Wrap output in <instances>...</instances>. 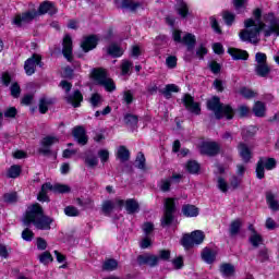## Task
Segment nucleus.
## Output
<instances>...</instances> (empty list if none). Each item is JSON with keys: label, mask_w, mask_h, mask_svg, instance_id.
<instances>
[{"label": "nucleus", "mask_w": 279, "mask_h": 279, "mask_svg": "<svg viewBox=\"0 0 279 279\" xmlns=\"http://www.w3.org/2000/svg\"><path fill=\"white\" fill-rule=\"evenodd\" d=\"M173 213H175V201H173V198H166L165 214L161 219L162 228L171 226V223L173 222Z\"/></svg>", "instance_id": "nucleus-9"}, {"label": "nucleus", "mask_w": 279, "mask_h": 279, "mask_svg": "<svg viewBox=\"0 0 279 279\" xmlns=\"http://www.w3.org/2000/svg\"><path fill=\"white\" fill-rule=\"evenodd\" d=\"M140 265H148L149 267H156L160 263V257L154 254H144L137 257Z\"/></svg>", "instance_id": "nucleus-12"}, {"label": "nucleus", "mask_w": 279, "mask_h": 279, "mask_svg": "<svg viewBox=\"0 0 279 279\" xmlns=\"http://www.w3.org/2000/svg\"><path fill=\"white\" fill-rule=\"evenodd\" d=\"M151 246V238L146 236L140 242V247L142 250H147V247Z\"/></svg>", "instance_id": "nucleus-62"}, {"label": "nucleus", "mask_w": 279, "mask_h": 279, "mask_svg": "<svg viewBox=\"0 0 279 279\" xmlns=\"http://www.w3.org/2000/svg\"><path fill=\"white\" fill-rule=\"evenodd\" d=\"M135 166L137 169H145V155H143V153L137 154Z\"/></svg>", "instance_id": "nucleus-43"}, {"label": "nucleus", "mask_w": 279, "mask_h": 279, "mask_svg": "<svg viewBox=\"0 0 279 279\" xmlns=\"http://www.w3.org/2000/svg\"><path fill=\"white\" fill-rule=\"evenodd\" d=\"M166 64L168 69H175V66L178 65V58H175L174 56L168 57L166 59Z\"/></svg>", "instance_id": "nucleus-52"}, {"label": "nucleus", "mask_w": 279, "mask_h": 279, "mask_svg": "<svg viewBox=\"0 0 279 279\" xmlns=\"http://www.w3.org/2000/svg\"><path fill=\"white\" fill-rule=\"evenodd\" d=\"M73 136L78 145H86L88 143V136H86V131L82 126H76L73 130Z\"/></svg>", "instance_id": "nucleus-16"}, {"label": "nucleus", "mask_w": 279, "mask_h": 279, "mask_svg": "<svg viewBox=\"0 0 279 279\" xmlns=\"http://www.w3.org/2000/svg\"><path fill=\"white\" fill-rule=\"evenodd\" d=\"M49 100H47L46 98H41L39 101V112L41 114H45L47 112V110H49Z\"/></svg>", "instance_id": "nucleus-49"}, {"label": "nucleus", "mask_w": 279, "mask_h": 279, "mask_svg": "<svg viewBox=\"0 0 279 279\" xmlns=\"http://www.w3.org/2000/svg\"><path fill=\"white\" fill-rule=\"evenodd\" d=\"M159 260H169L171 258V251L169 250H161L159 251Z\"/></svg>", "instance_id": "nucleus-60"}, {"label": "nucleus", "mask_w": 279, "mask_h": 279, "mask_svg": "<svg viewBox=\"0 0 279 279\" xmlns=\"http://www.w3.org/2000/svg\"><path fill=\"white\" fill-rule=\"evenodd\" d=\"M123 204H124L123 199H118L116 201V203L112 201H106L102 204V213H105V215H110L112 210H114V206H119V208H121Z\"/></svg>", "instance_id": "nucleus-19"}, {"label": "nucleus", "mask_w": 279, "mask_h": 279, "mask_svg": "<svg viewBox=\"0 0 279 279\" xmlns=\"http://www.w3.org/2000/svg\"><path fill=\"white\" fill-rule=\"evenodd\" d=\"M250 232H252L250 236V243L253 245V247H258V245H263V236L256 232V229H254V225L248 226Z\"/></svg>", "instance_id": "nucleus-18"}, {"label": "nucleus", "mask_w": 279, "mask_h": 279, "mask_svg": "<svg viewBox=\"0 0 279 279\" xmlns=\"http://www.w3.org/2000/svg\"><path fill=\"white\" fill-rule=\"evenodd\" d=\"M238 151L244 162H250L252 159V149H250V147H247L244 143H241L238 146Z\"/></svg>", "instance_id": "nucleus-20"}, {"label": "nucleus", "mask_w": 279, "mask_h": 279, "mask_svg": "<svg viewBox=\"0 0 279 279\" xmlns=\"http://www.w3.org/2000/svg\"><path fill=\"white\" fill-rule=\"evenodd\" d=\"M204 239H206L204 231L195 230L191 234L186 233L183 235L181 245H183L185 250H191V247H195V245H202Z\"/></svg>", "instance_id": "nucleus-7"}, {"label": "nucleus", "mask_w": 279, "mask_h": 279, "mask_svg": "<svg viewBox=\"0 0 279 279\" xmlns=\"http://www.w3.org/2000/svg\"><path fill=\"white\" fill-rule=\"evenodd\" d=\"M70 193L71 187L69 185L64 184H54L51 185V183H45L41 186V191L38 194V201L39 202H49L48 193Z\"/></svg>", "instance_id": "nucleus-6"}, {"label": "nucleus", "mask_w": 279, "mask_h": 279, "mask_svg": "<svg viewBox=\"0 0 279 279\" xmlns=\"http://www.w3.org/2000/svg\"><path fill=\"white\" fill-rule=\"evenodd\" d=\"M185 168H186V171H189V173H198L199 163H197V161H189Z\"/></svg>", "instance_id": "nucleus-37"}, {"label": "nucleus", "mask_w": 279, "mask_h": 279, "mask_svg": "<svg viewBox=\"0 0 279 279\" xmlns=\"http://www.w3.org/2000/svg\"><path fill=\"white\" fill-rule=\"evenodd\" d=\"M98 158H100V161L102 162V165H105V162H108L110 158V153L108 151V149H100L98 151Z\"/></svg>", "instance_id": "nucleus-47"}, {"label": "nucleus", "mask_w": 279, "mask_h": 279, "mask_svg": "<svg viewBox=\"0 0 279 279\" xmlns=\"http://www.w3.org/2000/svg\"><path fill=\"white\" fill-rule=\"evenodd\" d=\"M21 171H23V169L21 168V166L19 165H13L11 166L8 171H7V177L8 178H13L16 179L21 175Z\"/></svg>", "instance_id": "nucleus-30"}, {"label": "nucleus", "mask_w": 279, "mask_h": 279, "mask_svg": "<svg viewBox=\"0 0 279 279\" xmlns=\"http://www.w3.org/2000/svg\"><path fill=\"white\" fill-rule=\"evenodd\" d=\"M265 112H267V107L262 101H256L253 107V113L255 117H265Z\"/></svg>", "instance_id": "nucleus-26"}, {"label": "nucleus", "mask_w": 279, "mask_h": 279, "mask_svg": "<svg viewBox=\"0 0 279 279\" xmlns=\"http://www.w3.org/2000/svg\"><path fill=\"white\" fill-rule=\"evenodd\" d=\"M85 163L87 165V167L95 168L99 165V159H97V157L95 156H88L87 158H85Z\"/></svg>", "instance_id": "nucleus-46"}, {"label": "nucleus", "mask_w": 279, "mask_h": 279, "mask_svg": "<svg viewBox=\"0 0 279 279\" xmlns=\"http://www.w3.org/2000/svg\"><path fill=\"white\" fill-rule=\"evenodd\" d=\"M179 90H180V88L178 87V85L169 84L163 89V95H166V97H169V93H178Z\"/></svg>", "instance_id": "nucleus-50"}, {"label": "nucleus", "mask_w": 279, "mask_h": 279, "mask_svg": "<svg viewBox=\"0 0 279 279\" xmlns=\"http://www.w3.org/2000/svg\"><path fill=\"white\" fill-rule=\"evenodd\" d=\"M52 221L51 217L43 215V207L38 204L28 207L24 217L25 226L33 223L37 230H51Z\"/></svg>", "instance_id": "nucleus-2"}, {"label": "nucleus", "mask_w": 279, "mask_h": 279, "mask_svg": "<svg viewBox=\"0 0 279 279\" xmlns=\"http://www.w3.org/2000/svg\"><path fill=\"white\" fill-rule=\"evenodd\" d=\"M177 10H178V13L180 14V16H182L183 19L186 17V14H189V5L185 4V2L182 0L178 1Z\"/></svg>", "instance_id": "nucleus-35"}, {"label": "nucleus", "mask_w": 279, "mask_h": 279, "mask_svg": "<svg viewBox=\"0 0 279 279\" xmlns=\"http://www.w3.org/2000/svg\"><path fill=\"white\" fill-rule=\"evenodd\" d=\"M218 189L222 193H228V182H226V180L223 178L218 179Z\"/></svg>", "instance_id": "nucleus-59"}, {"label": "nucleus", "mask_w": 279, "mask_h": 279, "mask_svg": "<svg viewBox=\"0 0 279 279\" xmlns=\"http://www.w3.org/2000/svg\"><path fill=\"white\" fill-rule=\"evenodd\" d=\"M84 97L80 90H75L72 96L66 98L68 104H71L74 108H80V104H82Z\"/></svg>", "instance_id": "nucleus-23"}, {"label": "nucleus", "mask_w": 279, "mask_h": 279, "mask_svg": "<svg viewBox=\"0 0 279 279\" xmlns=\"http://www.w3.org/2000/svg\"><path fill=\"white\" fill-rule=\"evenodd\" d=\"M89 101H90L93 108H97V107L101 106L102 99L99 94H93Z\"/></svg>", "instance_id": "nucleus-44"}, {"label": "nucleus", "mask_w": 279, "mask_h": 279, "mask_svg": "<svg viewBox=\"0 0 279 279\" xmlns=\"http://www.w3.org/2000/svg\"><path fill=\"white\" fill-rule=\"evenodd\" d=\"M159 187L165 193L171 189V179H165L160 182Z\"/></svg>", "instance_id": "nucleus-55"}, {"label": "nucleus", "mask_w": 279, "mask_h": 279, "mask_svg": "<svg viewBox=\"0 0 279 279\" xmlns=\"http://www.w3.org/2000/svg\"><path fill=\"white\" fill-rule=\"evenodd\" d=\"M228 53L231 54L233 60H247V58H250V54H247V51L236 49V48H229Z\"/></svg>", "instance_id": "nucleus-21"}, {"label": "nucleus", "mask_w": 279, "mask_h": 279, "mask_svg": "<svg viewBox=\"0 0 279 279\" xmlns=\"http://www.w3.org/2000/svg\"><path fill=\"white\" fill-rule=\"evenodd\" d=\"M225 23L232 25L234 23V15L228 11L223 13Z\"/></svg>", "instance_id": "nucleus-63"}, {"label": "nucleus", "mask_w": 279, "mask_h": 279, "mask_svg": "<svg viewBox=\"0 0 279 279\" xmlns=\"http://www.w3.org/2000/svg\"><path fill=\"white\" fill-rule=\"evenodd\" d=\"M233 4L235 10L238 11L245 10V5H247V0H233Z\"/></svg>", "instance_id": "nucleus-57"}, {"label": "nucleus", "mask_w": 279, "mask_h": 279, "mask_svg": "<svg viewBox=\"0 0 279 279\" xmlns=\"http://www.w3.org/2000/svg\"><path fill=\"white\" fill-rule=\"evenodd\" d=\"M123 48L117 44H111L107 49L108 54L112 56V58H121V56H123Z\"/></svg>", "instance_id": "nucleus-24"}, {"label": "nucleus", "mask_w": 279, "mask_h": 279, "mask_svg": "<svg viewBox=\"0 0 279 279\" xmlns=\"http://www.w3.org/2000/svg\"><path fill=\"white\" fill-rule=\"evenodd\" d=\"M238 112L240 117H247L250 114V108L245 105L239 107Z\"/></svg>", "instance_id": "nucleus-64"}, {"label": "nucleus", "mask_w": 279, "mask_h": 279, "mask_svg": "<svg viewBox=\"0 0 279 279\" xmlns=\"http://www.w3.org/2000/svg\"><path fill=\"white\" fill-rule=\"evenodd\" d=\"M266 202L271 210L279 209L278 201H276V198L274 197V194H271V192H268L266 194Z\"/></svg>", "instance_id": "nucleus-34"}, {"label": "nucleus", "mask_w": 279, "mask_h": 279, "mask_svg": "<svg viewBox=\"0 0 279 279\" xmlns=\"http://www.w3.org/2000/svg\"><path fill=\"white\" fill-rule=\"evenodd\" d=\"M270 71H271V69L269 68V65L267 63L255 65V72L257 75H259V77H267V75H269Z\"/></svg>", "instance_id": "nucleus-27"}, {"label": "nucleus", "mask_w": 279, "mask_h": 279, "mask_svg": "<svg viewBox=\"0 0 279 279\" xmlns=\"http://www.w3.org/2000/svg\"><path fill=\"white\" fill-rule=\"evenodd\" d=\"M62 53H63L64 58H66V60L69 62H71V60L73 59V40L71 39V36H69V35H66L63 38Z\"/></svg>", "instance_id": "nucleus-15"}, {"label": "nucleus", "mask_w": 279, "mask_h": 279, "mask_svg": "<svg viewBox=\"0 0 279 279\" xmlns=\"http://www.w3.org/2000/svg\"><path fill=\"white\" fill-rule=\"evenodd\" d=\"M58 12V9H56V5H53L50 1H44L38 9V12L36 11H28L26 13H23L22 15H15L13 19V25H16V27H21L25 25V23H31V21H34L37 16H40L43 14H50L53 15Z\"/></svg>", "instance_id": "nucleus-3"}, {"label": "nucleus", "mask_w": 279, "mask_h": 279, "mask_svg": "<svg viewBox=\"0 0 279 279\" xmlns=\"http://www.w3.org/2000/svg\"><path fill=\"white\" fill-rule=\"evenodd\" d=\"M125 209L129 215H134V213H138V202L135 199H128L125 202Z\"/></svg>", "instance_id": "nucleus-29"}, {"label": "nucleus", "mask_w": 279, "mask_h": 279, "mask_svg": "<svg viewBox=\"0 0 279 279\" xmlns=\"http://www.w3.org/2000/svg\"><path fill=\"white\" fill-rule=\"evenodd\" d=\"M207 107L215 113L217 119H223V117H226V119H232L234 117V110H232V107L221 105L219 97H213L208 100Z\"/></svg>", "instance_id": "nucleus-4"}, {"label": "nucleus", "mask_w": 279, "mask_h": 279, "mask_svg": "<svg viewBox=\"0 0 279 279\" xmlns=\"http://www.w3.org/2000/svg\"><path fill=\"white\" fill-rule=\"evenodd\" d=\"M16 199H19L16 192L8 193L4 195V202H7L8 204H14V202H16Z\"/></svg>", "instance_id": "nucleus-53"}, {"label": "nucleus", "mask_w": 279, "mask_h": 279, "mask_svg": "<svg viewBox=\"0 0 279 279\" xmlns=\"http://www.w3.org/2000/svg\"><path fill=\"white\" fill-rule=\"evenodd\" d=\"M22 239L24 241H33L34 239V231L33 230H29V229H25L23 232H22Z\"/></svg>", "instance_id": "nucleus-54"}, {"label": "nucleus", "mask_w": 279, "mask_h": 279, "mask_svg": "<svg viewBox=\"0 0 279 279\" xmlns=\"http://www.w3.org/2000/svg\"><path fill=\"white\" fill-rule=\"evenodd\" d=\"M217 256V252L210 248H204L202 253V258L205 263H213Z\"/></svg>", "instance_id": "nucleus-28"}, {"label": "nucleus", "mask_w": 279, "mask_h": 279, "mask_svg": "<svg viewBox=\"0 0 279 279\" xmlns=\"http://www.w3.org/2000/svg\"><path fill=\"white\" fill-rule=\"evenodd\" d=\"M206 53H208V49L205 48L204 45H201V46L196 49V56H197V58H199V60H204V56H206Z\"/></svg>", "instance_id": "nucleus-56"}, {"label": "nucleus", "mask_w": 279, "mask_h": 279, "mask_svg": "<svg viewBox=\"0 0 279 279\" xmlns=\"http://www.w3.org/2000/svg\"><path fill=\"white\" fill-rule=\"evenodd\" d=\"M181 213L184 217H197V215H199V208L195 205L187 204L182 206Z\"/></svg>", "instance_id": "nucleus-22"}, {"label": "nucleus", "mask_w": 279, "mask_h": 279, "mask_svg": "<svg viewBox=\"0 0 279 279\" xmlns=\"http://www.w3.org/2000/svg\"><path fill=\"white\" fill-rule=\"evenodd\" d=\"M90 75L95 84H98L99 86H104V88L108 90V93H112V90L117 89V85H114V81L108 77V72H106L105 69H101V68L94 69Z\"/></svg>", "instance_id": "nucleus-5"}, {"label": "nucleus", "mask_w": 279, "mask_h": 279, "mask_svg": "<svg viewBox=\"0 0 279 279\" xmlns=\"http://www.w3.org/2000/svg\"><path fill=\"white\" fill-rule=\"evenodd\" d=\"M58 137L56 136H46L43 138L41 141V148H40V153L41 154H49V148L51 147V145H56V143H58Z\"/></svg>", "instance_id": "nucleus-17"}, {"label": "nucleus", "mask_w": 279, "mask_h": 279, "mask_svg": "<svg viewBox=\"0 0 279 279\" xmlns=\"http://www.w3.org/2000/svg\"><path fill=\"white\" fill-rule=\"evenodd\" d=\"M172 263V267H174V269H182V267H184V258H182V256H178L175 258H173L171 260Z\"/></svg>", "instance_id": "nucleus-45"}, {"label": "nucleus", "mask_w": 279, "mask_h": 279, "mask_svg": "<svg viewBox=\"0 0 279 279\" xmlns=\"http://www.w3.org/2000/svg\"><path fill=\"white\" fill-rule=\"evenodd\" d=\"M132 66H134L132 61H128V60L122 61V64H121L122 75H130V71H132Z\"/></svg>", "instance_id": "nucleus-36"}, {"label": "nucleus", "mask_w": 279, "mask_h": 279, "mask_svg": "<svg viewBox=\"0 0 279 279\" xmlns=\"http://www.w3.org/2000/svg\"><path fill=\"white\" fill-rule=\"evenodd\" d=\"M40 56L33 54V58L25 61L24 71L26 75H34L36 73V66H40Z\"/></svg>", "instance_id": "nucleus-10"}, {"label": "nucleus", "mask_w": 279, "mask_h": 279, "mask_svg": "<svg viewBox=\"0 0 279 279\" xmlns=\"http://www.w3.org/2000/svg\"><path fill=\"white\" fill-rule=\"evenodd\" d=\"M239 230H241V220H234L233 222H231L230 225V234L234 235V234H239Z\"/></svg>", "instance_id": "nucleus-42"}, {"label": "nucleus", "mask_w": 279, "mask_h": 279, "mask_svg": "<svg viewBox=\"0 0 279 279\" xmlns=\"http://www.w3.org/2000/svg\"><path fill=\"white\" fill-rule=\"evenodd\" d=\"M256 177L259 179V180H263V178H265V166H264V162H263V159H260L257 163V167H256Z\"/></svg>", "instance_id": "nucleus-40"}, {"label": "nucleus", "mask_w": 279, "mask_h": 279, "mask_svg": "<svg viewBox=\"0 0 279 279\" xmlns=\"http://www.w3.org/2000/svg\"><path fill=\"white\" fill-rule=\"evenodd\" d=\"M64 215H66V217H78L80 209L73 206H68L64 208Z\"/></svg>", "instance_id": "nucleus-38"}, {"label": "nucleus", "mask_w": 279, "mask_h": 279, "mask_svg": "<svg viewBox=\"0 0 279 279\" xmlns=\"http://www.w3.org/2000/svg\"><path fill=\"white\" fill-rule=\"evenodd\" d=\"M240 93H241L242 97H245L246 99H252L253 97H256V93H254V90L246 88V87H243L240 90Z\"/></svg>", "instance_id": "nucleus-48"}, {"label": "nucleus", "mask_w": 279, "mask_h": 279, "mask_svg": "<svg viewBox=\"0 0 279 279\" xmlns=\"http://www.w3.org/2000/svg\"><path fill=\"white\" fill-rule=\"evenodd\" d=\"M183 104L190 112H193L194 114H199L202 112V109L199 108V102H195L193 99V96L185 94L183 96Z\"/></svg>", "instance_id": "nucleus-11"}, {"label": "nucleus", "mask_w": 279, "mask_h": 279, "mask_svg": "<svg viewBox=\"0 0 279 279\" xmlns=\"http://www.w3.org/2000/svg\"><path fill=\"white\" fill-rule=\"evenodd\" d=\"M124 123H126L130 128H134L136 123H138V118L133 114H126L124 117Z\"/></svg>", "instance_id": "nucleus-39"}, {"label": "nucleus", "mask_w": 279, "mask_h": 279, "mask_svg": "<svg viewBox=\"0 0 279 279\" xmlns=\"http://www.w3.org/2000/svg\"><path fill=\"white\" fill-rule=\"evenodd\" d=\"M119 267V262L117 259H106L102 269L105 271H114Z\"/></svg>", "instance_id": "nucleus-33"}, {"label": "nucleus", "mask_w": 279, "mask_h": 279, "mask_svg": "<svg viewBox=\"0 0 279 279\" xmlns=\"http://www.w3.org/2000/svg\"><path fill=\"white\" fill-rule=\"evenodd\" d=\"M260 9H256L253 12L255 20L248 19L244 22L246 29L240 33L241 40L256 45V43H258V34H260V31H264L265 36H271V34L279 36V19H276L274 13H268L264 16L263 23L260 22Z\"/></svg>", "instance_id": "nucleus-1"}, {"label": "nucleus", "mask_w": 279, "mask_h": 279, "mask_svg": "<svg viewBox=\"0 0 279 279\" xmlns=\"http://www.w3.org/2000/svg\"><path fill=\"white\" fill-rule=\"evenodd\" d=\"M199 149L201 154H206L207 156H215V154H219V144L215 142H203Z\"/></svg>", "instance_id": "nucleus-13"}, {"label": "nucleus", "mask_w": 279, "mask_h": 279, "mask_svg": "<svg viewBox=\"0 0 279 279\" xmlns=\"http://www.w3.org/2000/svg\"><path fill=\"white\" fill-rule=\"evenodd\" d=\"M255 61H256V64H267V54L263 52H257L255 54Z\"/></svg>", "instance_id": "nucleus-51"}, {"label": "nucleus", "mask_w": 279, "mask_h": 279, "mask_svg": "<svg viewBox=\"0 0 279 279\" xmlns=\"http://www.w3.org/2000/svg\"><path fill=\"white\" fill-rule=\"evenodd\" d=\"M220 272L225 278H230V276H234V267L231 264H222Z\"/></svg>", "instance_id": "nucleus-31"}, {"label": "nucleus", "mask_w": 279, "mask_h": 279, "mask_svg": "<svg viewBox=\"0 0 279 279\" xmlns=\"http://www.w3.org/2000/svg\"><path fill=\"white\" fill-rule=\"evenodd\" d=\"M142 229H143L144 234H146V236H147L148 234H151V232H154V223L145 222L143 225Z\"/></svg>", "instance_id": "nucleus-61"}, {"label": "nucleus", "mask_w": 279, "mask_h": 279, "mask_svg": "<svg viewBox=\"0 0 279 279\" xmlns=\"http://www.w3.org/2000/svg\"><path fill=\"white\" fill-rule=\"evenodd\" d=\"M117 156L121 162H125L126 160H130V150H128L125 146H120Z\"/></svg>", "instance_id": "nucleus-32"}, {"label": "nucleus", "mask_w": 279, "mask_h": 279, "mask_svg": "<svg viewBox=\"0 0 279 279\" xmlns=\"http://www.w3.org/2000/svg\"><path fill=\"white\" fill-rule=\"evenodd\" d=\"M172 38L174 43H182L183 45H186L189 51H193L195 43H197L195 35L187 33L182 37V32L178 29L173 31Z\"/></svg>", "instance_id": "nucleus-8"}, {"label": "nucleus", "mask_w": 279, "mask_h": 279, "mask_svg": "<svg viewBox=\"0 0 279 279\" xmlns=\"http://www.w3.org/2000/svg\"><path fill=\"white\" fill-rule=\"evenodd\" d=\"M117 8H126L128 10H136L138 3L132 0H116Z\"/></svg>", "instance_id": "nucleus-25"}, {"label": "nucleus", "mask_w": 279, "mask_h": 279, "mask_svg": "<svg viewBox=\"0 0 279 279\" xmlns=\"http://www.w3.org/2000/svg\"><path fill=\"white\" fill-rule=\"evenodd\" d=\"M263 162H264L265 168L268 171H271V169H276V159L268 158V159H266V161H263Z\"/></svg>", "instance_id": "nucleus-58"}, {"label": "nucleus", "mask_w": 279, "mask_h": 279, "mask_svg": "<svg viewBox=\"0 0 279 279\" xmlns=\"http://www.w3.org/2000/svg\"><path fill=\"white\" fill-rule=\"evenodd\" d=\"M99 41V38L95 35H90L88 37H85L81 44V47L85 53H88V51H93L95 47H97V43Z\"/></svg>", "instance_id": "nucleus-14"}, {"label": "nucleus", "mask_w": 279, "mask_h": 279, "mask_svg": "<svg viewBox=\"0 0 279 279\" xmlns=\"http://www.w3.org/2000/svg\"><path fill=\"white\" fill-rule=\"evenodd\" d=\"M53 260V257L51 256V253L44 252L41 255H39V262L43 263V265H49Z\"/></svg>", "instance_id": "nucleus-41"}]
</instances>
